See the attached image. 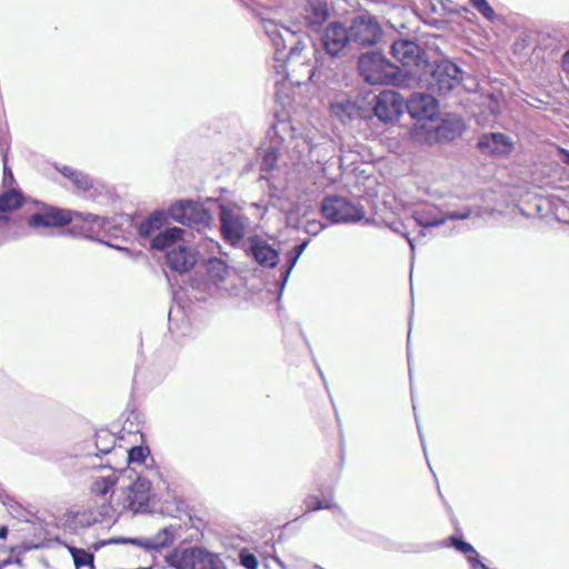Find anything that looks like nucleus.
I'll return each mask as SVG.
<instances>
[{
    "mask_svg": "<svg viewBox=\"0 0 569 569\" xmlns=\"http://www.w3.org/2000/svg\"><path fill=\"white\" fill-rule=\"evenodd\" d=\"M261 27L274 49L276 61H282L287 67L295 64L309 66V58L305 52L309 44H312V40L306 32L279 24L272 20L261 21Z\"/></svg>",
    "mask_w": 569,
    "mask_h": 569,
    "instance_id": "1",
    "label": "nucleus"
},
{
    "mask_svg": "<svg viewBox=\"0 0 569 569\" xmlns=\"http://www.w3.org/2000/svg\"><path fill=\"white\" fill-rule=\"evenodd\" d=\"M357 71L370 86H397L402 81L400 68L379 50L361 53L357 60Z\"/></svg>",
    "mask_w": 569,
    "mask_h": 569,
    "instance_id": "2",
    "label": "nucleus"
},
{
    "mask_svg": "<svg viewBox=\"0 0 569 569\" xmlns=\"http://www.w3.org/2000/svg\"><path fill=\"white\" fill-rule=\"evenodd\" d=\"M322 216L332 223H355L365 218V210L358 203L337 194H328L321 201Z\"/></svg>",
    "mask_w": 569,
    "mask_h": 569,
    "instance_id": "3",
    "label": "nucleus"
},
{
    "mask_svg": "<svg viewBox=\"0 0 569 569\" xmlns=\"http://www.w3.org/2000/svg\"><path fill=\"white\" fill-rule=\"evenodd\" d=\"M392 58L408 69L409 73L428 67L427 53L416 41L398 38L390 46Z\"/></svg>",
    "mask_w": 569,
    "mask_h": 569,
    "instance_id": "4",
    "label": "nucleus"
},
{
    "mask_svg": "<svg viewBox=\"0 0 569 569\" xmlns=\"http://www.w3.org/2000/svg\"><path fill=\"white\" fill-rule=\"evenodd\" d=\"M351 43L360 47H371L382 37V28L375 16L369 13L353 17L347 27Z\"/></svg>",
    "mask_w": 569,
    "mask_h": 569,
    "instance_id": "5",
    "label": "nucleus"
},
{
    "mask_svg": "<svg viewBox=\"0 0 569 569\" xmlns=\"http://www.w3.org/2000/svg\"><path fill=\"white\" fill-rule=\"evenodd\" d=\"M462 74L463 71L457 63L441 60L431 67L429 87L439 94H447L460 84Z\"/></svg>",
    "mask_w": 569,
    "mask_h": 569,
    "instance_id": "6",
    "label": "nucleus"
},
{
    "mask_svg": "<svg viewBox=\"0 0 569 569\" xmlns=\"http://www.w3.org/2000/svg\"><path fill=\"white\" fill-rule=\"evenodd\" d=\"M168 214L176 222L198 229L207 227L210 220V214L202 204L188 199L172 203L168 209Z\"/></svg>",
    "mask_w": 569,
    "mask_h": 569,
    "instance_id": "7",
    "label": "nucleus"
},
{
    "mask_svg": "<svg viewBox=\"0 0 569 569\" xmlns=\"http://www.w3.org/2000/svg\"><path fill=\"white\" fill-rule=\"evenodd\" d=\"M309 244V239L303 240L301 243L295 246L292 250L287 253L286 263L282 264L272 276V280L266 282V292L272 296V300L280 302L284 287L288 282L290 273L295 268L302 252Z\"/></svg>",
    "mask_w": 569,
    "mask_h": 569,
    "instance_id": "8",
    "label": "nucleus"
},
{
    "mask_svg": "<svg viewBox=\"0 0 569 569\" xmlns=\"http://www.w3.org/2000/svg\"><path fill=\"white\" fill-rule=\"evenodd\" d=\"M373 114L383 123H392L405 111V98L393 90H383L373 99Z\"/></svg>",
    "mask_w": 569,
    "mask_h": 569,
    "instance_id": "9",
    "label": "nucleus"
},
{
    "mask_svg": "<svg viewBox=\"0 0 569 569\" xmlns=\"http://www.w3.org/2000/svg\"><path fill=\"white\" fill-rule=\"evenodd\" d=\"M405 109L417 121H432L439 112L437 99L425 92H412L405 99Z\"/></svg>",
    "mask_w": 569,
    "mask_h": 569,
    "instance_id": "10",
    "label": "nucleus"
},
{
    "mask_svg": "<svg viewBox=\"0 0 569 569\" xmlns=\"http://www.w3.org/2000/svg\"><path fill=\"white\" fill-rule=\"evenodd\" d=\"M351 43L348 28L341 22H332L326 27L320 44L330 57H338Z\"/></svg>",
    "mask_w": 569,
    "mask_h": 569,
    "instance_id": "11",
    "label": "nucleus"
},
{
    "mask_svg": "<svg viewBox=\"0 0 569 569\" xmlns=\"http://www.w3.org/2000/svg\"><path fill=\"white\" fill-rule=\"evenodd\" d=\"M297 137L296 128L286 113H276L274 120L267 131L266 141L284 149Z\"/></svg>",
    "mask_w": 569,
    "mask_h": 569,
    "instance_id": "12",
    "label": "nucleus"
},
{
    "mask_svg": "<svg viewBox=\"0 0 569 569\" xmlns=\"http://www.w3.org/2000/svg\"><path fill=\"white\" fill-rule=\"evenodd\" d=\"M151 498V483L149 480L139 477L129 488L123 509L133 512H144Z\"/></svg>",
    "mask_w": 569,
    "mask_h": 569,
    "instance_id": "13",
    "label": "nucleus"
},
{
    "mask_svg": "<svg viewBox=\"0 0 569 569\" xmlns=\"http://www.w3.org/2000/svg\"><path fill=\"white\" fill-rule=\"evenodd\" d=\"M471 213V208L467 206L461 210H450L440 216H435L432 210H418L413 218L420 227L430 228L442 226L447 220H466L470 218Z\"/></svg>",
    "mask_w": 569,
    "mask_h": 569,
    "instance_id": "14",
    "label": "nucleus"
},
{
    "mask_svg": "<svg viewBox=\"0 0 569 569\" xmlns=\"http://www.w3.org/2000/svg\"><path fill=\"white\" fill-rule=\"evenodd\" d=\"M251 258L262 268L274 269L280 261V252L264 239L251 234Z\"/></svg>",
    "mask_w": 569,
    "mask_h": 569,
    "instance_id": "15",
    "label": "nucleus"
},
{
    "mask_svg": "<svg viewBox=\"0 0 569 569\" xmlns=\"http://www.w3.org/2000/svg\"><path fill=\"white\" fill-rule=\"evenodd\" d=\"M180 566L181 569H220L218 558L201 548L186 549Z\"/></svg>",
    "mask_w": 569,
    "mask_h": 569,
    "instance_id": "16",
    "label": "nucleus"
},
{
    "mask_svg": "<svg viewBox=\"0 0 569 569\" xmlns=\"http://www.w3.org/2000/svg\"><path fill=\"white\" fill-rule=\"evenodd\" d=\"M220 222L223 238L231 244L239 243L244 234V226L233 209L220 206Z\"/></svg>",
    "mask_w": 569,
    "mask_h": 569,
    "instance_id": "17",
    "label": "nucleus"
},
{
    "mask_svg": "<svg viewBox=\"0 0 569 569\" xmlns=\"http://www.w3.org/2000/svg\"><path fill=\"white\" fill-rule=\"evenodd\" d=\"M72 216L68 210L51 208L32 214L29 226L34 229L61 227L71 222Z\"/></svg>",
    "mask_w": 569,
    "mask_h": 569,
    "instance_id": "18",
    "label": "nucleus"
},
{
    "mask_svg": "<svg viewBox=\"0 0 569 569\" xmlns=\"http://www.w3.org/2000/svg\"><path fill=\"white\" fill-rule=\"evenodd\" d=\"M477 146L485 154L503 156L511 151L512 142L505 133L490 132L480 136Z\"/></svg>",
    "mask_w": 569,
    "mask_h": 569,
    "instance_id": "19",
    "label": "nucleus"
},
{
    "mask_svg": "<svg viewBox=\"0 0 569 569\" xmlns=\"http://www.w3.org/2000/svg\"><path fill=\"white\" fill-rule=\"evenodd\" d=\"M196 262L197 256L194 250L182 243L167 251V263L174 271L187 272Z\"/></svg>",
    "mask_w": 569,
    "mask_h": 569,
    "instance_id": "20",
    "label": "nucleus"
},
{
    "mask_svg": "<svg viewBox=\"0 0 569 569\" xmlns=\"http://www.w3.org/2000/svg\"><path fill=\"white\" fill-rule=\"evenodd\" d=\"M465 129V123L459 117H448L438 124H431L429 131H435L439 142H450L458 138Z\"/></svg>",
    "mask_w": 569,
    "mask_h": 569,
    "instance_id": "21",
    "label": "nucleus"
},
{
    "mask_svg": "<svg viewBox=\"0 0 569 569\" xmlns=\"http://www.w3.org/2000/svg\"><path fill=\"white\" fill-rule=\"evenodd\" d=\"M282 150V148L269 143L268 141H264L263 144L259 148V156L261 157V179L271 181L273 177L269 176V173L278 170V160ZM270 183L273 186V182Z\"/></svg>",
    "mask_w": 569,
    "mask_h": 569,
    "instance_id": "22",
    "label": "nucleus"
},
{
    "mask_svg": "<svg viewBox=\"0 0 569 569\" xmlns=\"http://www.w3.org/2000/svg\"><path fill=\"white\" fill-rule=\"evenodd\" d=\"M329 18V8L326 0H307L305 6V22L316 30Z\"/></svg>",
    "mask_w": 569,
    "mask_h": 569,
    "instance_id": "23",
    "label": "nucleus"
},
{
    "mask_svg": "<svg viewBox=\"0 0 569 569\" xmlns=\"http://www.w3.org/2000/svg\"><path fill=\"white\" fill-rule=\"evenodd\" d=\"M330 111L342 123H347L358 114L359 108L350 98L342 96L330 103Z\"/></svg>",
    "mask_w": 569,
    "mask_h": 569,
    "instance_id": "24",
    "label": "nucleus"
},
{
    "mask_svg": "<svg viewBox=\"0 0 569 569\" xmlns=\"http://www.w3.org/2000/svg\"><path fill=\"white\" fill-rule=\"evenodd\" d=\"M183 232L184 231L178 227L167 228L163 232H159L151 239L150 246L156 250L169 251L179 244L178 240L181 238Z\"/></svg>",
    "mask_w": 569,
    "mask_h": 569,
    "instance_id": "25",
    "label": "nucleus"
},
{
    "mask_svg": "<svg viewBox=\"0 0 569 569\" xmlns=\"http://www.w3.org/2000/svg\"><path fill=\"white\" fill-rule=\"evenodd\" d=\"M168 214L163 210H157L144 219L138 228V233L141 238H153L154 233L167 222Z\"/></svg>",
    "mask_w": 569,
    "mask_h": 569,
    "instance_id": "26",
    "label": "nucleus"
},
{
    "mask_svg": "<svg viewBox=\"0 0 569 569\" xmlns=\"http://www.w3.org/2000/svg\"><path fill=\"white\" fill-rule=\"evenodd\" d=\"M21 206V194L14 190L7 191L0 196V227L4 226L10 213Z\"/></svg>",
    "mask_w": 569,
    "mask_h": 569,
    "instance_id": "27",
    "label": "nucleus"
},
{
    "mask_svg": "<svg viewBox=\"0 0 569 569\" xmlns=\"http://www.w3.org/2000/svg\"><path fill=\"white\" fill-rule=\"evenodd\" d=\"M206 271L208 279L218 284L228 274V267L226 262L218 258H211L206 263Z\"/></svg>",
    "mask_w": 569,
    "mask_h": 569,
    "instance_id": "28",
    "label": "nucleus"
},
{
    "mask_svg": "<svg viewBox=\"0 0 569 569\" xmlns=\"http://www.w3.org/2000/svg\"><path fill=\"white\" fill-rule=\"evenodd\" d=\"M173 540V532L170 528H164L157 536L146 541L144 547L148 549L159 550L168 547Z\"/></svg>",
    "mask_w": 569,
    "mask_h": 569,
    "instance_id": "29",
    "label": "nucleus"
},
{
    "mask_svg": "<svg viewBox=\"0 0 569 569\" xmlns=\"http://www.w3.org/2000/svg\"><path fill=\"white\" fill-rule=\"evenodd\" d=\"M116 485V478L113 475L101 477L94 480L92 483V491L99 496H106L112 487Z\"/></svg>",
    "mask_w": 569,
    "mask_h": 569,
    "instance_id": "30",
    "label": "nucleus"
},
{
    "mask_svg": "<svg viewBox=\"0 0 569 569\" xmlns=\"http://www.w3.org/2000/svg\"><path fill=\"white\" fill-rule=\"evenodd\" d=\"M70 552L73 558L74 566L77 568L83 567V566H90L93 567V555L90 552H87L83 549L78 548H70Z\"/></svg>",
    "mask_w": 569,
    "mask_h": 569,
    "instance_id": "31",
    "label": "nucleus"
},
{
    "mask_svg": "<svg viewBox=\"0 0 569 569\" xmlns=\"http://www.w3.org/2000/svg\"><path fill=\"white\" fill-rule=\"evenodd\" d=\"M472 7L488 21L493 22L497 19L496 11L487 0H469Z\"/></svg>",
    "mask_w": 569,
    "mask_h": 569,
    "instance_id": "32",
    "label": "nucleus"
},
{
    "mask_svg": "<svg viewBox=\"0 0 569 569\" xmlns=\"http://www.w3.org/2000/svg\"><path fill=\"white\" fill-rule=\"evenodd\" d=\"M447 541H448V543H447L448 546L453 547L456 550H458L461 553L477 555L475 548L469 542L465 541L461 538H458L456 536H450Z\"/></svg>",
    "mask_w": 569,
    "mask_h": 569,
    "instance_id": "33",
    "label": "nucleus"
},
{
    "mask_svg": "<svg viewBox=\"0 0 569 569\" xmlns=\"http://www.w3.org/2000/svg\"><path fill=\"white\" fill-rule=\"evenodd\" d=\"M71 181L81 191H87L92 188V179L80 171L76 172Z\"/></svg>",
    "mask_w": 569,
    "mask_h": 569,
    "instance_id": "34",
    "label": "nucleus"
},
{
    "mask_svg": "<svg viewBox=\"0 0 569 569\" xmlns=\"http://www.w3.org/2000/svg\"><path fill=\"white\" fill-rule=\"evenodd\" d=\"M149 450L143 447H133L128 451V461L141 463L144 461Z\"/></svg>",
    "mask_w": 569,
    "mask_h": 569,
    "instance_id": "35",
    "label": "nucleus"
},
{
    "mask_svg": "<svg viewBox=\"0 0 569 569\" xmlns=\"http://www.w3.org/2000/svg\"><path fill=\"white\" fill-rule=\"evenodd\" d=\"M307 511L322 510L321 499L315 495H309L305 499Z\"/></svg>",
    "mask_w": 569,
    "mask_h": 569,
    "instance_id": "36",
    "label": "nucleus"
},
{
    "mask_svg": "<svg viewBox=\"0 0 569 569\" xmlns=\"http://www.w3.org/2000/svg\"><path fill=\"white\" fill-rule=\"evenodd\" d=\"M325 229V224L317 220H309L305 227V231L310 236H317Z\"/></svg>",
    "mask_w": 569,
    "mask_h": 569,
    "instance_id": "37",
    "label": "nucleus"
},
{
    "mask_svg": "<svg viewBox=\"0 0 569 569\" xmlns=\"http://www.w3.org/2000/svg\"><path fill=\"white\" fill-rule=\"evenodd\" d=\"M272 565L283 568V563L277 557H269L263 559V566L269 569Z\"/></svg>",
    "mask_w": 569,
    "mask_h": 569,
    "instance_id": "38",
    "label": "nucleus"
},
{
    "mask_svg": "<svg viewBox=\"0 0 569 569\" xmlns=\"http://www.w3.org/2000/svg\"><path fill=\"white\" fill-rule=\"evenodd\" d=\"M3 174H4V177H3L4 182H7V181L11 182L13 180V174L7 166V154L6 153L3 154Z\"/></svg>",
    "mask_w": 569,
    "mask_h": 569,
    "instance_id": "39",
    "label": "nucleus"
},
{
    "mask_svg": "<svg viewBox=\"0 0 569 569\" xmlns=\"http://www.w3.org/2000/svg\"><path fill=\"white\" fill-rule=\"evenodd\" d=\"M240 562L244 568L249 569V550L246 548H243L240 552Z\"/></svg>",
    "mask_w": 569,
    "mask_h": 569,
    "instance_id": "40",
    "label": "nucleus"
},
{
    "mask_svg": "<svg viewBox=\"0 0 569 569\" xmlns=\"http://www.w3.org/2000/svg\"><path fill=\"white\" fill-rule=\"evenodd\" d=\"M59 171L68 179L72 180V178L74 177L77 170L71 168V167H68V166H63L61 169H59Z\"/></svg>",
    "mask_w": 569,
    "mask_h": 569,
    "instance_id": "41",
    "label": "nucleus"
},
{
    "mask_svg": "<svg viewBox=\"0 0 569 569\" xmlns=\"http://www.w3.org/2000/svg\"><path fill=\"white\" fill-rule=\"evenodd\" d=\"M469 561L472 566V569H488V567L478 559V555H476V557H470Z\"/></svg>",
    "mask_w": 569,
    "mask_h": 569,
    "instance_id": "42",
    "label": "nucleus"
},
{
    "mask_svg": "<svg viewBox=\"0 0 569 569\" xmlns=\"http://www.w3.org/2000/svg\"><path fill=\"white\" fill-rule=\"evenodd\" d=\"M322 509H336L338 511H341V509L331 500H321Z\"/></svg>",
    "mask_w": 569,
    "mask_h": 569,
    "instance_id": "43",
    "label": "nucleus"
},
{
    "mask_svg": "<svg viewBox=\"0 0 569 569\" xmlns=\"http://www.w3.org/2000/svg\"><path fill=\"white\" fill-rule=\"evenodd\" d=\"M124 543V542H134V540H131V539H110L109 541H107V543ZM103 545H106V542H103Z\"/></svg>",
    "mask_w": 569,
    "mask_h": 569,
    "instance_id": "44",
    "label": "nucleus"
},
{
    "mask_svg": "<svg viewBox=\"0 0 569 569\" xmlns=\"http://www.w3.org/2000/svg\"><path fill=\"white\" fill-rule=\"evenodd\" d=\"M416 421H417V426H419L417 418H416ZM418 432H419V437H420V440H421L423 452L426 455L427 453V448H426V443H425L423 436H422V432L420 430V427H418Z\"/></svg>",
    "mask_w": 569,
    "mask_h": 569,
    "instance_id": "45",
    "label": "nucleus"
},
{
    "mask_svg": "<svg viewBox=\"0 0 569 569\" xmlns=\"http://www.w3.org/2000/svg\"><path fill=\"white\" fill-rule=\"evenodd\" d=\"M259 567V560L257 559V557L251 553V569H258Z\"/></svg>",
    "mask_w": 569,
    "mask_h": 569,
    "instance_id": "46",
    "label": "nucleus"
},
{
    "mask_svg": "<svg viewBox=\"0 0 569 569\" xmlns=\"http://www.w3.org/2000/svg\"><path fill=\"white\" fill-rule=\"evenodd\" d=\"M403 236L406 237V239H407V241H408V243H409V246H410L411 250L413 251V250H415L413 240L409 237V234H408V233H405Z\"/></svg>",
    "mask_w": 569,
    "mask_h": 569,
    "instance_id": "47",
    "label": "nucleus"
},
{
    "mask_svg": "<svg viewBox=\"0 0 569 569\" xmlns=\"http://www.w3.org/2000/svg\"><path fill=\"white\" fill-rule=\"evenodd\" d=\"M8 535V529L6 527L0 528V538L4 539Z\"/></svg>",
    "mask_w": 569,
    "mask_h": 569,
    "instance_id": "48",
    "label": "nucleus"
},
{
    "mask_svg": "<svg viewBox=\"0 0 569 569\" xmlns=\"http://www.w3.org/2000/svg\"><path fill=\"white\" fill-rule=\"evenodd\" d=\"M565 153V163L569 166V151H563Z\"/></svg>",
    "mask_w": 569,
    "mask_h": 569,
    "instance_id": "49",
    "label": "nucleus"
},
{
    "mask_svg": "<svg viewBox=\"0 0 569 569\" xmlns=\"http://www.w3.org/2000/svg\"><path fill=\"white\" fill-rule=\"evenodd\" d=\"M318 371H319V375H320L322 381L326 382L325 375H323V372L321 371V369L319 367H318Z\"/></svg>",
    "mask_w": 569,
    "mask_h": 569,
    "instance_id": "50",
    "label": "nucleus"
},
{
    "mask_svg": "<svg viewBox=\"0 0 569 569\" xmlns=\"http://www.w3.org/2000/svg\"><path fill=\"white\" fill-rule=\"evenodd\" d=\"M312 76H313V69L311 68L308 70V78H311Z\"/></svg>",
    "mask_w": 569,
    "mask_h": 569,
    "instance_id": "51",
    "label": "nucleus"
},
{
    "mask_svg": "<svg viewBox=\"0 0 569 569\" xmlns=\"http://www.w3.org/2000/svg\"><path fill=\"white\" fill-rule=\"evenodd\" d=\"M410 337H411V333L409 332V333H408V341L410 340Z\"/></svg>",
    "mask_w": 569,
    "mask_h": 569,
    "instance_id": "52",
    "label": "nucleus"
},
{
    "mask_svg": "<svg viewBox=\"0 0 569 569\" xmlns=\"http://www.w3.org/2000/svg\"><path fill=\"white\" fill-rule=\"evenodd\" d=\"M566 56H569V50L566 52Z\"/></svg>",
    "mask_w": 569,
    "mask_h": 569,
    "instance_id": "53",
    "label": "nucleus"
},
{
    "mask_svg": "<svg viewBox=\"0 0 569 569\" xmlns=\"http://www.w3.org/2000/svg\"><path fill=\"white\" fill-rule=\"evenodd\" d=\"M241 2H243L246 4V1L244 0H240Z\"/></svg>",
    "mask_w": 569,
    "mask_h": 569,
    "instance_id": "54",
    "label": "nucleus"
}]
</instances>
